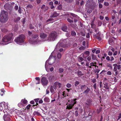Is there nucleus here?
Instances as JSON below:
<instances>
[{
    "label": "nucleus",
    "mask_w": 121,
    "mask_h": 121,
    "mask_svg": "<svg viewBox=\"0 0 121 121\" xmlns=\"http://www.w3.org/2000/svg\"><path fill=\"white\" fill-rule=\"evenodd\" d=\"M9 19L8 13L4 10L1 11L0 14V21L3 23H5Z\"/></svg>",
    "instance_id": "f257e3e1"
},
{
    "label": "nucleus",
    "mask_w": 121,
    "mask_h": 121,
    "mask_svg": "<svg viewBox=\"0 0 121 121\" xmlns=\"http://www.w3.org/2000/svg\"><path fill=\"white\" fill-rule=\"evenodd\" d=\"M25 39V36L23 34H21L19 35L14 40L17 43L20 44L23 43Z\"/></svg>",
    "instance_id": "f03ea898"
},
{
    "label": "nucleus",
    "mask_w": 121,
    "mask_h": 121,
    "mask_svg": "<svg viewBox=\"0 0 121 121\" xmlns=\"http://www.w3.org/2000/svg\"><path fill=\"white\" fill-rule=\"evenodd\" d=\"M13 35V34L12 33L5 35L2 39V41L3 42L7 43L5 44L8 43L12 39Z\"/></svg>",
    "instance_id": "7ed1b4c3"
},
{
    "label": "nucleus",
    "mask_w": 121,
    "mask_h": 121,
    "mask_svg": "<svg viewBox=\"0 0 121 121\" xmlns=\"http://www.w3.org/2000/svg\"><path fill=\"white\" fill-rule=\"evenodd\" d=\"M81 90L84 91L83 92V94H85L87 95L88 94L89 91H91L90 88H89L86 86L85 85H81L80 86Z\"/></svg>",
    "instance_id": "20e7f679"
},
{
    "label": "nucleus",
    "mask_w": 121,
    "mask_h": 121,
    "mask_svg": "<svg viewBox=\"0 0 121 121\" xmlns=\"http://www.w3.org/2000/svg\"><path fill=\"white\" fill-rule=\"evenodd\" d=\"M12 5L11 4L7 3L4 5V9L8 11L9 10L10 11L12 9Z\"/></svg>",
    "instance_id": "39448f33"
},
{
    "label": "nucleus",
    "mask_w": 121,
    "mask_h": 121,
    "mask_svg": "<svg viewBox=\"0 0 121 121\" xmlns=\"http://www.w3.org/2000/svg\"><path fill=\"white\" fill-rule=\"evenodd\" d=\"M62 86V84L58 82H56L54 83L53 87L55 90H56L57 88H60Z\"/></svg>",
    "instance_id": "423d86ee"
},
{
    "label": "nucleus",
    "mask_w": 121,
    "mask_h": 121,
    "mask_svg": "<svg viewBox=\"0 0 121 121\" xmlns=\"http://www.w3.org/2000/svg\"><path fill=\"white\" fill-rule=\"evenodd\" d=\"M3 108H4L6 109L8 108V104L4 102H2L0 103V108H2V110Z\"/></svg>",
    "instance_id": "0eeeda50"
},
{
    "label": "nucleus",
    "mask_w": 121,
    "mask_h": 121,
    "mask_svg": "<svg viewBox=\"0 0 121 121\" xmlns=\"http://www.w3.org/2000/svg\"><path fill=\"white\" fill-rule=\"evenodd\" d=\"M56 36V32H53L51 33L49 35V37L50 39L52 41L54 40Z\"/></svg>",
    "instance_id": "6e6552de"
},
{
    "label": "nucleus",
    "mask_w": 121,
    "mask_h": 121,
    "mask_svg": "<svg viewBox=\"0 0 121 121\" xmlns=\"http://www.w3.org/2000/svg\"><path fill=\"white\" fill-rule=\"evenodd\" d=\"M41 83L42 85H46L48 82V81L47 78L44 77H43L41 79Z\"/></svg>",
    "instance_id": "1a4fd4ad"
},
{
    "label": "nucleus",
    "mask_w": 121,
    "mask_h": 121,
    "mask_svg": "<svg viewBox=\"0 0 121 121\" xmlns=\"http://www.w3.org/2000/svg\"><path fill=\"white\" fill-rule=\"evenodd\" d=\"M10 116L8 114H5L3 116V119L4 121H10Z\"/></svg>",
    "instance_id": "9d476101"
},
{
    "label": "nucleus",
    "mask_w": 121,
    "mask_h": 121,
    "mask_svg": "<svg viewBox=\"0 0 121 121\" xmlns=\"http://www.w3.org/2000/svg\"><path fill=\"white\" fill-rule=\"evenodd\" d=\"M92 100L91 99H88L85 103V105L88 106H90L91 105Z\"/></svg>",
    "instance_id": "9b49d317"
},
{
    "label": "nucleus",
    "mask_w": 121,
    "mask_h": 121,
    "mask_svg": "<svg viewBox=\"0 0 121 121\" xmlns=\"http://www.w3.org/2000/svg\"><path fill=\"white\" fill-rule=\"evenodd\" d=\"M100 34L101 33L98 32L94 35L95 37L99 41H100L101 40V38L100 37Z\"/></svg>",
    "instance_id": "f8f14e48"
},
{
    "label": "nucleus",
    "mask_w": 121,
    "mask_h": 121,
    "mask_svg": "<svg viewBox=\"0 0 121 121\" xmlns=\"http://www.w3.org/2000/svg\"><path fill=\"white\" fill-rule=\"evenodd\" d=\"M77 99L75 98V99H72L71 100V102L70 104H69L73 106L76 103V100Z\"/></svg>",
    "instance_id": "ddd939ff"
},
{
    "label": "nucleus",
    "mask_w": 121,
    "mask_h": 121,
    "mask_svg": "<svg viewBox=\"0 0 121 121\" xmlns=\"http://www.w3.org/2000/svg\"><path fill=\"white\" fill-rule=\"evenodd\" d=\"M40 37L41 38L45 39L47 36V35L43 33H41L40 35Z\"/></svg>",
    "instance_id": "4468645a"
},
{
    "label": "nucleus",
    "mask_w": 121,
    "mask_h": 121,
    "mask_svg": "<svg viewBox=\"0 0 121 121\" xmlns=\"http://www.w3.org/2000/svg\"><path fill=\"white\" fill-rule=\"evenodd\" d=\"M67 27L66 26H64L61 27L62 30L64 31L67 32Z\"/></svg>",
    "instance_id": "2eb2a0df"
},
{
    "label": "nucleus",
    "mask_w": 121,
    "mask_h": 121,
    "mask_svg": "<svg viewBox=\"0 0 121 121\" xmlns=\"http://www.w3.org/2000/svg\"><path fill=\"white\" fill-rule=\"evenodd\" d=\"M103 84L104 85V87L105 88L107 89H109V87L108 86V83L106 82H104Z\"/></svg>",
    "instance_id": "dca6fc26"
},
{
    "label": "nucleus",
    "mask_w": 121,
    "mask_h": 121,
    "mask_svg": "<svg viewBox=\"0 0 121 121\" xmlns=\"http://www.w3.org/2000/svg\"><path fill=\"white\" fill-rule=\"evenodd\" d=\"M77 72V75L79 77H80L84 75L83 73H82V72L78 70Z\"/></svg>",
    "instance_id": "f3484780"
},
{
    "label": "nucleus",
    "mask_w": 121,
    "mask_h": 121,
    "mask_svg": "<svg viewBox=\"0 0 121 121\" xmlns=\"http://www.w3.org/2000/svg\"><path fill=\"white\" fill-rule=\"evenodd\" d=\"M66 105H67L66 107V109H68L69 110L70 109H72V108L73 107V106L71 105H70L69 104H66Z\"/></svg>",
    "instance_id": "a211bd4d"
},
{
    "label": "nucleus",
    "mask_w": 121,
    "mask_h": 121,
    "mask_svg": "<svg viewBox=\"0 0 121 121\" xmlns=\"http://www.w3.org/2000/svg\"><path fill=\"white\" fill-rule=\"evenodd\" d=\"M58 15V14L56 12H54L53 14L51 17H56Z\"/></svg>",
    "instance_id": "6ab92c4d"
},
{
    "label": "nucleus",
    "mask_w": 121,
    "mask_h": 121,
    "mask_svg": "<svg viewBox=\"0 0 121 121\" xmlns=\"http://www.w3.org/2000/svg\"><path fill=\"white\" fill-rule=\"evenodd\" d=\"M33 115L35 116L36 115L38 116H40L41 115V114L39 112L36 111H35L33 113Z\"/></svg>",
    "instance_id": "aec40b11"
},
{
    "label": "nucleus",
    "mask_w": 121,
    "mask_h": 121,
    "mask_svg": "<svg viewBox=\"0 0 121 121\" xmlns=\"http://www.w3.org/2000/svg\"><path fill=\"white\" fill-rule=\"evenodd\" d=\"M38 35L37 34H32V35L31 37L33 39H37L38 37Z\"/></svg>",
    "instance_id": "412c9836"
},
{
    "label": "nucleus",
    "mask_w": 121,
    "mask_h": 121,
    "mask_svg": "<svg viewBox=\"0 0 121 121\" xmlns=\"http://www.w3.org/2000/svg\"><path fill=\"white\" fill-rule=\"evenodd\" d=\"M97 64V63L96 62L95 63L93 62L91 63L90 64V66L89 67V68H92V66H94V64Z\"/></svg>",
    "instance_id": "4be33fe9"
},
{
    "label": "nucleus",
    "mask_w": 121,
    "mask_h": 121,
    "mask_svg": "<svg viewBox=\"0 0 121 121\" xmlns=\"http://www.w3.org/2000/svg\"><path fill=\"white\" fill-rule=\"evenodd\" d=\"M5 92V91L4 90V89H2L0 90V94L1 96H3V94H4Z\"/></svg>",
    "instance_id": "5701e85b"
},
{
    "label": "nucleus",
    "mask_w": 121,
    "mask_h": 121,
    "mask_svg": "<svg viewBox=\"0 0 121 121\" xmlns=\"http://www.w3.org/2000/svg\"><path fill=\"white\" fill-rule=\"evenodd\" d=\"M96 69V68L95 69V74H98V73L100 70V69Z\"/></svg>",
    "instance_id": "b1692460"
},
{
    "label": "nucleus",
    "mask_w": 121,
    "mask_h": 121,
    "mask_svg": "<svg viewBox=\"0 0 121 121\" xmlns=\"http://www.w3.org/2000/svg\"><path fill=\"white\" fill-rule=\"evenodd\" d=\"M83 53L88 56L90 55V52L89 51H87L84 52Z\"/></svg>",
    "instance_id": "393cba45"
},
{
    "label": "nucleus",
    "mask_w": 121,
    "mask_h": 121,
    "mask_svg": "<svg viewBox=\"0 0 121 121\" xmlns=\"http://www.w3.org/2000/svg\"><path fill=\"white\" fill-rule=\"evenodd\" d=\"M20 17H18L15 18L14 20V21L15 22H17L20 20Z\"/></svg>",
    "instance_id": "a878e982"
},
{
    "label": "nucleus",
    "mask_w": 121,
    "mask_h": 121,
    "mask_svg": "<svg viewBox=\"0 0 121 121\" xmlns=\"http://www.w3.org/2000/svg\"><path fill=\"white\" fill-rule=\"evenodd\" d=\"M91 56L92 60H95L96 59L97 57L94 54H91Z\"/></svg>",
    "instance_id": "bb28decb"
},
{
    "label": "nucleus",
    "mask_w": 121,
    "mask_h": 121,
    "mask_svg": "<svg viewBox=\"0 0 121 121\" xmlns=\"http://www.w3.org/2000/svg\"><path fill=\"white\" fill-rule=\"evenodd\" d=\"M102 109V108L101 107H100L98 109H97V112L98 114H99L101 111Z\"/></svg>",
    "instance_id": "cd10ccee"
},
{
    "label": "nucleus",
    "mask_w": 121,
    "mask_h": 121,
    "mask_svg": "<svg viewBox=\"0 0 121 121\" xmlns=\"http://www.w3.org/2000/svg\"><path fill=\"white\" fill-rule=\"evenodd\" d=\"M50 91L52 94H54L55 93V91L52 86H51L50 88Z\"/></svg>",
    "instance_id": "c85d7f7f"
},
{
    "label": "nucleus",
    "mask_w": 121,
    "mask_h": 121,
    "mask_svg": "<svg viewBox=\"0 0 121 121\" xmlns=\"http://www.w3.org/2000/svg\"><path fill=\"white\" fill-rule=\"evenodd\" d=\"M44 101L46 102H49V99L47 97H45L44 99Z\"/></svg>",
    "instance_id": "c756f323"
},
{
    "label": "nucleus",
    "mask_w": 121,
    "mask_h": 121,
    "mask_svg": "<svg viewBox=\"0 0 121 121\" xmlns=\"http://www.w3.org/2000/svg\"><path fill=\"white\" fill-rule=\"evenodd\" d=\"M21 101L22 103L24 104H26L27 102V100L25 99H23Z\"/></svg>",
    "instance_id": "7c9ffc66"
},
{
    "label": "nucleus",
    "mask_w": 121,
    "mask_h": 121,
    "mask_svg": "<svg viewBox=\"0 0 121 121\" xmlns=\"http://www.w3.org/2000/svg\"><path fill=\"white\" fill-rule=\"evenodd\" d=\"M78 60L79 62H81L83 60V59L82 57H78Z\"/></svg>",
    "instance_id": "2f4dec72"
},
{
    "label": "nucleus",
    "mask_w": 121,
    "mask_h": 121,
    "mask_svg": "<svg viewBox=\"0 0 121 121\" xmlns=\"http://www.w3.org/2000/svg\"><path fill=\"white\" fill-rule=\"evenodd\" d=\"M1 31H2L4 33H6L7 32L8 30L4 28H2L1 29Z\"/></svg>",
    "instance_id": "473e14b6"
},
{
    "label": "nucleus",
    "mask_w": 121,
    "mask_h": 121,
    "mask_svg": "<svg viewBox=\"0 0 121 121\" xmlns=\"http://www.w3.org/2000/svg\"><path fill=\"white\" fill-rule=\"evenodd\" d=\"M29 27L30 29H34V27L32 25V24H30L29 25Z\"/></svg>",
    "instance_id": "72a5a7b5"
},
{
    "label": "nucleus",
    "mask_w": 121,
    "mask_h": 121,
    "mask_svg": "<svg viewBox=\"0 0 121 121\" xmlns=\"http://www.w3.org/2000/svg\"><path fill=\"white\" fill-rule=\"evenodd\" d=\"M61 44L60 43H58L56 45V48L57 49H58L60 47H61Z\"/></svg>",
    "instance_id": "f704fd0d"
},
{
    "label": "nucleus",
    "mask_w": 121,
    "mask_h": 121,
    "mask_svg": "<svg viewBox=\"0 0 121 121\" xmlns=\"http://www.w3.org/2000/svg\"><path fill=\"white\" fill-rule=\"evenodd\" d=\"M64 69L62 68H60L59 69L58 72L59 73H62L64 71Z\"/></svg>",
    "instance_id": "c9c22d12"
},
{
    "label": "nucleus",
    "mask_w": 121,
    "mask_h": 121,
    "mask_svg": "<svg viewBox=\"0 0 121 121\" xmlns=\"http://www.w3.org/2000/svg\"><path fill=\"white\" fill-rule=\"evenodd\" d=\"M79 83H80V82H79L77 81H76L75 83V84H74L75 86V87L77 86H78V85L79 84Z\"/></svg>",
    "instance_id": "e433bc0d"
},
{
    "label": "nucleus",
    "mask_w": 121,
    "mask_h": 121,
    "mask_svg": "<svg viewBox=\"0 0 121 121\" xmlns=\"http://www.w3.org/2000/svg\"><path fill=\"white\" fill-rule=\"evenodd\" d=\"M61 55L60 52H59L57 55V57L58 59H60L61 57Z\"/></svg>",
    "instance_id": "4c0bfd02"
},
{
    "label": "nucleus",
    "mask_w": 121,
    "mask_h": 121,
    "mask_svg": "<svg viewBox=\"0 0 121 121\" xmlns=\"http://www.w3.org/2000/svg\"><path fill=\"white\" fill-rule=\"evenodd\" d=\"M71 34L72 36H74L76 35V33L74 31H72L71 32Z\"/></svg>",
    "instance_id": "58836bf2"
},
{
    "label": "nucleus",
    "mask_w": 121,
    "mask_h": 121,
    "mask_svg": "<svg viewBox=\"0 0 121 121\" xmlns=\"http://www.w3.org/2000/svg\"><path fill=\"white\" fill-rule=\"evenodd\" d=\"M57 9L58 10H61L62 9V5L61 4L59 5L57 7Z\"/></svg>",
    "instance_id": "ea45409f"
},
{
    "label": "nucleus",
    "mask_w": 121,
    "mask_h": 121,
    "mask_svg": "<svg viewBox=\"0 0 121 121\" xmlns=\"http://www.w3.org/2000/svg\"><path fill=\"white\" fill-rule=\"evenodd\" d=\"M85 47L84 46H82L81 47H80L79 48V50H84L85 49Z\"/></svg>",
    "instance_id": "a19ab883"
},
{
    "label": "nucleus",
    "mask_w": 121,
    "mask_h": 121,
    "mask_svg": "<svg viewBox=\"0 0 121 121\" xmlns=\"http://www.w3.org/2000/svg\"><path fill=\"white\" fill-rule=\"evenodd\" d=\"M35 79L36 80L39 81H38V83H36V84H39L40 83V82L39 81L40 80V79L39 77H36L35 78Z\"/></svg>",
    "instance_id": "79ce46f5"
},
{
    "label": "nucleus",
    "mask_w": 121,
    "mask_h": 121,
    "mask_svg": "<svg viewBox=\"0 0 121 121\" xmlns=\"http://www.w3.org/2000/svg\"><path fill=\"white\" fill-rule=\"evenodd\" d=\"M67 21L70 23H72L73 22V20H72L70 19L69 18H68L67 19Z\"/></svg>",
    "instance_id": "37998d69"
},
{
    "label": "nucleus",
    "mask_w": 121,
    "mask_h": 121,
    "mask_svg": "<svg viewBox=\"0 0 121 121\" xmlns=\"http://www.w3.org/2000/svg\"><path fill=\"white\" fill-rule=\"evenodd\" d=\"M31 106L30 104H29L26 107V108L27 110H29L30 109V107Z\"/></svg>",
    "instance_id": "c03bdc74"
},
{
    "label": "nucleus",
    "mask_w": 121,
    "mask_h": 121,
    "mask_svg": "<svg viewBox=\"0 0 121 121\" xmlns=\"http://www.w3.org/2000/svg\"><path fill=\"white\" fill-rule=\"evenodd\" d=\"M66 86L67 87H68V88H70L71 87V85L70 84H69V83H68L67 84V85H66Z\"/></svg>",
    "instance_id": "a18cd8bd"
},
{
    "label": "nucleus",
    "mask_w": 121,
    "mask_h": 121,
    "mask_svg": "<svg viewBox=\"0 0 121 121\" xmlns=\"http://www.w3.org/2000/svg\"><path fill=\"white\" fill-rule=\"evenodd\" d=\"M64 0L67 3H69L72 2L73 0Z\"/></svg>",
    "instance_id": "49530a36"
},
{
    "label": "nucleus",
    "mask_w": 121,
    "mask_h": 121,
    "mask_svg": "<svg viewBox=\"0 0 121 121\" xmlns=\"http://www.w3.org/2000/svg\"><path fill=\"white\" fill-rule=\"evenodd\" d=\"M96 80L95 78H94L91 81V82L93 83H95L96 82Z\"/></svg>",
    "instance_id": "de8ad7c7"
},
{
    "label": "nucleus",
    "mask_w": 121,
    "mask_h": 121,
    "mask_svg": "<svg viewBox=\"0 0 121 121\" xmlns=\"http://www.w3.org/2000/svg\"><path fill=\"white\" fill-rule=\"evenodd\" d=\"M39 98L35 99H34V100L35 101L36 103H38L39 102Z\"/></svg>",
    "instance_id": "09e8293b"
},
{
    "label": "nucleus",
    "mask_w": 121,
    "mask_h": 121,
    "mask_svg": "<svg viewBox=\"0 0 121 121\" xmlns=\"http://www.w3.org/2000/svg\"><path fill=\"white\" fill-rule=\"evenodd\" d=\"M91 27L92 28L94 29L95 28V27L96 26L95 24H91Z\"/></svg>",
    "instance_id": "8fccbe9b"
},
{
    "label": "nucleus",
    "mask_w": 121,
    "mask_h": 121,
    "mask_svg": "<svg viewBox=\"0 0 121 121\" xmlns=\"http://www.w3.org/2000/svg\"><path fill=\"white\" fill-rule=\"evenodd\" d=\"M70 14L72 16L75 17H76L77 16V15L72 13H70Z\"/></svg>",
    "instance_id": "3c124183"
},
{
    "label": "nucleus",
    "mask_w": 121,
    "mask_h": 121,
    "mask_svg": "<svg viewBox=\"0 0 121 121\" xmlns=\"http://www.w3.org/2000/svg\"><path fill=\"white\" fill-rule=\"evenodd\" d=\"M62 95L63 96L62 98H64L65 97H66L67 96H68V95L67 93L65 94H62Z\"/></svg>",
    "instance_id": "603ef678"
},
{
    "label": "nucleus",
    "mask_w": 121,
    "mask_h": 121,
    "mask_svg": "<svg viewBox=\"0 0 121 121\" xmlns=\"http://www.w3.org/2000/svg\"><path fill=\"white\" fill-rule=\"evenodd\" d=\"M102 24V22L101 21H99L98 22V25L99 26H101Z\"/></svg>",
    "instance_id": "864d4df0"
},
{
    "label": "nucleus",
    "mask_w": 121,
    "mask_h": 121,
    "mask_svg": "<svg viewBox=\"0 0 121 121\" xmlns=\"http://www.w3.org/2000/svg\"><path fill=\"white\" fill-rule=\"evenodd\" d=\"M19 13L20 14H21L22 13L21 10V7H19V8L18 10Z\"/></svg>",
    "instance_id": "5fc2aeb1"
},
{
    "label": "nucleus",
    "mask_w": 121,
    "mask_h": 121,
    "mask_svg": "<svg viewBox=\"0 0 121 121\" xmlns=\"http://www.w3.org/2000/svg\"><path fill=\"white\" fill-rule=\"evenodd\" d=\"M103 7L102 5L100 3H99V7L100 9L102 8Z\"/></svg>",
    "instance_id": "6e6d98bb"
},
{
    "label": "nucleus",
    "mask_w": 121,
    "mask_h": 121,
    "mask_svg": "<svg viewBox=\"0 0 121 121\" xmlns=\"http://www.w3.org/2000/svg\"><path fill=\"white\" fill-rule=\"evenodd\" d=\"M95 32L96 33L99 30L98 28H95L94 29Z\"/></svg>",
    "instance_id": "4d7b16f0"
},
{
    "label": "nucleus",
    "mask_w": 121,
    "mask_h": 121,
    "mask_svg": "<svg viewBox=\"0 0 121 121\" xmlns=\"http://www.w3.org/2000/svg\"><path fill=\"white\" fill-rule=\"evenodd\" d=\"M75 116H76L77 117V116H78V111L77 110L75 112Z\"/></svg>",
    "instance_id": "13d9d810"
},
{
    "label": "nucleus",
    "mask_w": 121,
    "mask_h": 121,
    "mask_svg": "<svg viewBox=\"0 0 121 121\" xmlns=\"http://www.w3.org/2000/svg\"><path fill=\"white\" fill-rule=\"evenodd\" d=\"M104 5L106 6H108L109 5V4L107 2H104Z\"/></svg>",
    "instance_id": "bf43d9fd"
},
{
    "label": "nucleus",
    "mask_w": 121,
    "mask_h": 121,
    "mask_svg": "<svg viewBox=\"0 0 121 121\" xmlns=\"http://www.w3.org/2000/svg\"><path fill=\"white\" fill-rule=\"evenodd\" d=\"M108 55L109 56H112V53L110 51H109L108 53Z\"/></svg>",
    "instance_id": "052dcab7"
},
{
    "label": "nucleus",
    "mask_w": 121,
    "mask_h": 121,
    "mask_svg": "<svg viewBox=\"0 0 121 121\" xmlns=\"http://www.w3.org/2000/svg\"><path fill=\"white\" fill-rule=\"evenodd\" d=\"M86 37L87 38H89L90 37V34L89 33H87V35H86Z\"/></svg>",
    "instance_id": "680f3d73"
},
{
    "label": "nucleus",
    "mask_w": 121,
    "mask_h": 121,
    "mask_svg": "<svg viewBox=\"0 0 121 121\" xmlns=\"http://www.w3.org/2000/svg\"><path fill=\"white\" fill-rule=\"evenodd\" d=\"M92 11L91 9H88L87 10V12L89 13H91Z\"/></svg>",
    "instance_id": "e2e57ef3"
},
{
    "label": "nucleus",
    "mask_w": 121,
    "mask_h": 121,
    "mask_svg": "<svg viewBox=\"0 0 121 121\" xmlns=\"http://www.w3.org/2000/svg\"><path fill=\"white\" fill-rule=\"evenodd\" d=\"M87 59L88 61H90L91 60V57L90 56H89L87 58Z\"/></svg>",
    "instance_id": "0e129e2a"
},
{
    "label": "nucleus",
    "mask_w": 121,
    "mask_h": 121,
    "mask_svg": "<svg viewBox=\"0 0 121 121\" xmlns=\"http://www.w3.org/2000/svg\"><path fill=\"white\" fill-rule=\"evenodd\" d=\"M14 9L16 10H17L18 9V6L17 5H16L14 7Z\"/></svg>",
    "instance_id": "69168bd1"
},
{
    "label": "nucleus",
    "mask_w": 121,
    "mask_h": 121,
    "mask_svg": "<svg viewBox=\"0 0 121 121\" xmlns=\"http://www.w3.org/2000/svg\"><path fill=\"white\" fill-rule=\"evenodd\" d=\"M106 59L108 61H109L110 60V58L108 56H107L106 58Z\"/></svg>",
    "instance_id": "338daca9"
},
{
    "label": "nucleus",
    "mask_w": 121,
    "mask_h": 121,
    "mask_svg": "<svg viewBox=\"0 0 121 121\" xmlns=\"http://www.w3.org/2000/svg\"><path fill=\"white\" fill-rule=\"evenodd\" d=\"M107 74L108 75H111L112 74L111 72V71H108L107 72Z\"/></svg>",
    "instance_id": "774afa93"
}]
</instances>
